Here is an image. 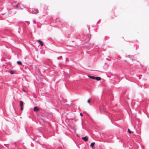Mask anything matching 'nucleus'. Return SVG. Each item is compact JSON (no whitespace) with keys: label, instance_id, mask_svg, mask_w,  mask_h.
<instances>
[{"label":"nucleus","instance_id":"obj_1","mask_svg":"<svg viewBox=\"0 0 149 149\" xmlns=\"http://www.w3.org/2000/svg\"><path fill=\"white\" fill-rule=\"evenodd\" d=\"M31 13L33 14H36L37 13V10L35 8H32L30 10Z\"/></svg>","mask_w":149,"mask_h":149},{"label":"nucleus","instance_id":"obj_2","mask_svg":"<svg viewBox=\"0 0 149 149\" xmlns=\"http://www.w3.org/2000/svg\"><path fill=\"white\" fill-rule=\"evenodd\" d=\"M82 139L85 141H86L88 140V137L86 136L85 137H83Z\"/></svg>","mask_w":149,"mask_h":149},{"label":"nucleus","instance_id":"obj_3","mask_svg":"<svg viewBox=\"0 0 149 149\" xmlns=\"http://www.w3.org/2000/svg\"><path fill=\"white\" fill-rule=\"evenodd\" d=\"M38 42H39L41 46H43L44 44L43 42L40 40H38Z\"/></svg>","mask_w":149,"mask_h":149},{"label":"nucleus","instance_id":"obj_4","mask_svg":"<svg viewBox=\"0 0 149 149\" xmlns=\"http://www.w3.org/2000/svg\"><path fill=\"white\" fill-rule=\"evenodd\" d=\"M97 81H100L101 80V78L99 77H95V79Z\"/></svg>","mask_w":149,"mask_h":149},{"label":"nucleus","instance_id":"obj_5","mask_svg":"<svg viewBox=\"0 0 149 149\" xmlns=\"http://www.w3.org/2000/svg\"><path fill=\"white\" fill-rule=\"evenodd\" d=\"M95 144V143L94 142H93L92 143H91V144H90V147H91V148H93Z\"/></svg>","mask_w":149,"mask_h":149},{"label":"nucleus","instance_id":"obj_6","mask_svg":"<svg viewBox=\"0 0 149 149\" xmlns=\"http://www.w3.org/2000/svg\"><path fill=\"white\" fill-rule=\"evenodd\" d=\"M88 76L89 78L91 79H95V77L94 76H90V75H88Z\"/></svg>","mask_w":149,"mask_h":149},{"label":"nucleus","instance_id":"obj_7","mask_svg":"<svg viewBox=\"0 0 149 149\" xmlns=\"http://www.w3.org/2000/svg\"><path fill=\"white\" fill-rule=\"evenodd\" d=\"M20 107L23 106V102L22 101L20 102Z\"/></svg>","mask_w":149,"mask_h":149},{"label":"nucleus","instance_id":"obj_8","mask_svg":"<svg viewBox=\"0 0 149 149\" xmlns=\"http://www.w3.org/2000/svg\"><path fill=\"white\" fill-rule=\"evenodd\" d=\"M34 110L35 111H37V107L36 106L34 108Z\"/></svg>","mask_w":149,"mask_h":149},{"label":"nucleus","instance_id":"obj_9","mask_svg":"<svg viewBox=\"0 0 149 149\" xmlns=\"http://www.w3.org/2000/svg\"><path fill=\"white\" fill-rule=\"evenodd\" d=\"M17 63L19 65H21L22 64V63L20 61H17Z\"/></svg>","mask_w":149,"mask_h":149},{"label":"nucleus","instance_id":"obj_10","mask_svg":"<svg viewBox=\"0 0 149 149\" xmlns=\"http://www.w3.org/2000/svg\"><path fill=\"white\" fill-rule=\"evenodd\" d=\"M128 131L129 132V133L130 134H131V133H133V132H131L130 130L129 129H128Z\"/></svg>","mask_w":149,"mask_h":149},{"label":"nucleus","instance_id":"obj_11","mask_svg":"<svg viewBox=\"0 0 149 149\" xmlns=\"http://www.w3.org/2000/svg\"><path fill=\"white\" fill-rule=\"evenodd\" d=\"M33 23L34 24H36V21L35 19H33Z\"/></svg>","mask_w":149,"mask_h":149},{"label":"nucleus","instance_id":"obj_12","mask_svg":"<svg viewBox=\"0 0 149 149\" xmlns=\"http://www.w3.org/2000/svg\"><path fill=\"white\" fill-rule=\"evenodd\" d=\"M10 73L11 74H14V72L13 71H10Z\"/></svg>","mask_w":149,"mask_h":149},{"label":"nucleus","instance_id":"obj_13","mask_svg":"<svg viewBox=\"0 0 149 149\" xmlns=\"http://www.w3.org/2000/svg\"><path fill=\"white\" fill-rule=\"evenodd\" d=\"M23 109V106L21 107V110H22Z\"/></svg>","mask_w":149,"mask_h":149},{"label":"nucleus","instance_id":"obj_14","mask_svg":"<svg viewBox=\"0 0 149 149\" xmlns=\"http://www.w3.org/2000/svg\"><path fill=\"white\" fill-rule=\"evenodd\" d=\"M90 99H88V101H87V102L88 103H89L90 102Z\"/></svg>","mask_w":149,"mask_h":149},{"label":"nucleus","instance_id":"obj_15","mask_svg":"<svg viewBox=\"0 0 149 149\" xmlns=\"http://www.w3.org/2000/svg\"><path fill=\"white\" fill-rule=\"evenodd\" d=\"M22 91H23L25 92H26V91H25V90H24V88H23V89H22Z\"/></svg>","mask_w":149,"mask_h":149},{"label":"nucleus","instance_id":"obj_16","mask_svg":"<svg viewBox=\"0 0 149 149\" xmlns=\"http://www.w3.org/2000/svg\"><path fill=\"white\" fill-rule=\"evenodd\" d=\"M80 115L81 116H83V114L81 113H80Z\"/></svg>","mask_w":149,"mask_h":149},{"label":"nucleus","instance_id":"obj_17","mask_svg":"<svg viewBox=\"0 0 149 149\" xmlns=\"http://www.w3.org/2000/svg\"><path fill=\"white\" fill-rule=\"evenodd\" d=\"M38 110H39V109H38Z\"/></svg>","mask_w":149,"mask_h":149}]
</instances>
